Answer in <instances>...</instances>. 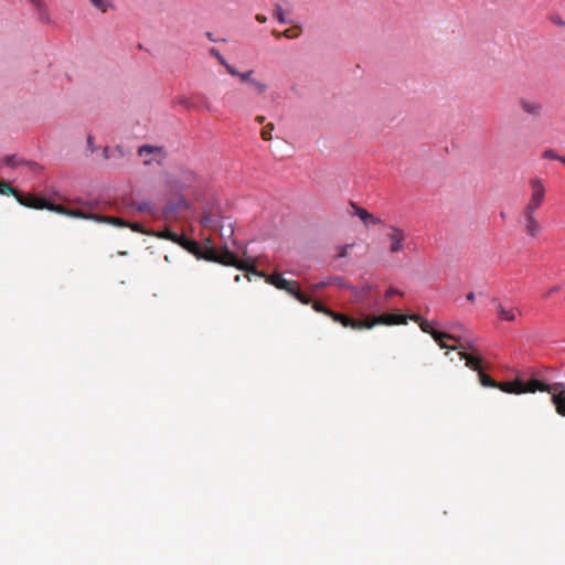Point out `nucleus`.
I'll return each mask as SVG.
<instances>
[{
    "label": "nucleus",
    "instance_id": "nucleus-14",
    "mask_svg": "<svg viewBox=\"0 0 565 565\" xmlns=\"http://www.w3.org/2000/svg\"><path fill=\"white\" fill-rule=\"evenodd\" d=\"M460 360H465L466 366L479 373L481 370V358L478 354H469L467 352H459Z\"/></svg>",
    "mask_w": 565,
    "mask_h": 565
},
{
    "label": "nucleus",
    "instance_id": "nucleus-47",
    "mask_svg": "<svg viewBox=\"0 0 565 565\" xmlns=\"http://www.w3.org/2000/svg\"><path fill=\"white\" fill-rule=\"evenodd\" d=\"M207 38L211 40V41H214V39L212 38V34L209 32L207 33Z\"/></svg>",
    "mask_w": 565,
    "mask_h": 565
},
{
    "label": "nucleus",
    "instance_id": "nucleus-44",
    "mask_svg": "<svg viewBox=\"0 0 565 565\" xmlns=\"http://www.w3.org/2000/svg\"><path fill=\"white\" fill-rule=\"evenodd\" d=\"M256 19H257V21H258V22H260V23H263V22H265V21H266V17H265V15H263V14H257V15H256Z\"/></svg>",
    "mask_w": 565,
    "mask_h": 565
},
{
    "label": "nucleus",
    "instance_id": "nucleus-18",
    "mask_svg": "<svg viewBox=\"0 0 565 565\" xmlns=\"http://www.w3.org/2000/svg\"><path fill=\"white\" fill-rule=\"evenodd\" d=\"M497 312L501 320L503 321H514L515 313L513 308H505L500 302L497 305Z\"/></svg>",
    "mask_w": 565,
    "mask_h": 565
},
{
    "label": "nucleus",
    "instance_id": "nucleus-20",
    "mask_svg": "<svg viewBox=\"0 0 565 565\" xmlns=\"http://www.w3.org/2000/svg\"><path fill=\"white\" fill-rule=\"evenodd\" d=\"M478 376L481 385L484 387L497 388V386H499V383L494 381L491 376L486 374L483 371H479Z\"/></svg>",
    "mask_w": 565,
    "mask_h": 565
},
{
    "label": "nucleus",
    "instance_id": "nucleus-7",
    "mask_svg": "<svg viewBox=\"0 0 565 565\" xmlns=\"http://www.w3.org/2000/svg\"><path fill=\"white\" fill-rule=\"evenodd\" d=\"M521 222L523 224L525 233L530 237H536L542 231V225L536 217V213L534 212H527L522 210Z\"/></svg>",
    "mask_w": 565,
    "mask_h": 565
},
{
    "label": "nucleus",
    "instance_id": "nucleus-27",
    "mask_svg": "<svg viewBox=\"0 0 565 565\" xmlns=\"http://www.w3.org/2000/svg\"><path fill=\"white\" fill-rule=\"evenodd\" d=\"M18 193V190H15L13 186H11L10 183L0 181V194L2 195H14Z\"/></svg>",
    "mask_w": 565,
    "mask_h": 565
},
{
    "label": "nucleus",
    "instance_id": "nucleus-21",
    "mask_svg": "<svg viewBox=\"0 0 565 565\" xmlns=\"http://www.w3.org/2000/svg\"><path fill=\"white\" fill-rule=\"evenodd\" d=\"M66 216L95 221L96 214H88L78 209H67Z\"/></svg>",
    "mask_w": 565,
    "mask_h": 565
},
{
    "label": "nucleus",
    "instance_id": "nucleus-5",
    "mask_svg": "<svg viewBox=\"0 0 565 565\" xmlns=\"http://www.w3.org/2000/svg\"><path fill=\"white\" fill-rule=\"evenodd\" d=\"M179 245H181L183 248H185L186 250H189L190 253L196 255V256H201L203 257L204 259L206 260H210V262H214V263H218V264H222L221 262L216 260V259H210L207 256H210V252H214L215 254L217 255H221L222 253L224 252H230L232 253L228 248H223V249H216V248H213V247H206L204 249L203 253H201V246L198 242L193 241V239H189L184 236H182L181 238V242H179Z\"/></svg>",
    "mask_w": 565,
    "mask_h": 565
},
{
    "label": "nucleus",
    "instance_id": "nucleus-40",
    "mask_svg": "<svg viewBox=\"0 0 565 565\" xmlns=\"http://www.w3.org/2000/svg\"><path fill=\"white\" fill-rule=\"evenodd\" d=\"M394 295H399V291H398V290H396V289H394V288H390V289H387V290H386V292H385V296H386V297H392V296H394Z\"/></svg>",
    "mask_w": 565,
    "mask_h": 565
},
{
    "label": "nucleus",
    "instance_id": "nucleus-23",
    "mask_svg": "<svg viewBox=\"0 0 565 565\" xmlns=\"http://www.w3.org/2000/svg\"><path fill=\"white\" fill-rule=\"evenodd\" d=\"M45 204H46V206H44V209H46V210H50L52 212L63 214V215L67 214V209L61 204H54L47 200H45Z\"/></svg>",
    "mask_w": 565,
    "mask_h": 565
},
{
    "label": "nucleus",
    "instance_id": "nucleus-11",
    "mask_svg": "<svg viewBox=\"0 0 565 565\" xmlns=\"http://www.w3.org/2000/svg\"><path fill=\"white\" fill-rule=\"evenodd\" d=\"M138 154L140 157L146 158L143 163L147 166L151 164L152 160H159V159L163 158L162 148L152 147L149 145H143V146L139 147Z\"/></svg>",
    "mask_w": 565,
    "mask_h": 565
},
{
    "label": "nucleus",
    "instance_id": "nucleus-12",
    "mask_svg": "<svg viewBox=\"0 0 565 565\" xmlns=\"http://www.w3.org/2000/svg\"><path fill=\"white\" fill-rule=\"evenodd\" d=\"M15 199L21 205L26 207L42 210L46 206L45 199L38 198L35 195H23L19 191L15 194Z\"/></svg>",
    "mask_w": 565,
    "mask_h": 565
},
{
    "label": "nucleus",
    "instance_id": "nucleus-45",
    "mask_svg": "<svg viewBox=\"0 0 565 565\" xmlns=\"http://www.w3.org/2000/svg\"><path fill=\"white\" fill-rule=\"evenodd\" d=\"M255 120L258 122V124H263L265 121V117L264 116H257L255 118Z\"/></svg>",
    "mask_w": 565,
    "mask_h": 565
},
{
    "label": "nucleus",
    "instance_id": "nucleus-29",
    "mask_svg": "<svg viewBox=\"0 0 565 565\" xmlns=\"http://www.w3.org/2000/svg\"><path fill=\"white\" fill-rule=\"evenodd\" d=\"M201 223H202L203 226L210 227V228H214L216 226L215 218L212 215H210V214H204L201 217Z\"/></svg>",
    "mask_w": 565,
    "mask_h": 565
},
{
    "label": "nucleus",
    "instance_id": "nucleus-16",
    "mask_svg": "<svg viewBox=\"0 0 565 565\" xmlns=\"http://www.w3.org/2000/svg\"><path fill=\"white\" fill-rule=\"evenodd\" d=\"M559 392L554 393V406L561 416H565V384H558Z\"/></svg>",
    "mask_w": 565,
    "mask_h": 565
},
{
    "label": "nucleus",
    "instance_id": "nucleus-26",
    "mask_svg": "<svg viewBox=\"0 0 565 565\" xmlns=\"http://www.w3.org/2000/svg\"><path fill=\"white\" fill-rule=\"evenodd\" d=\"M158 236L161 237V238L169 239V241H171L173 243H177V244H179V242H181V238H182V236H180L177 233L171 232L169 230H166L164 232L158 234Z\"/></svg>",
    "mask_w": 565,
    "mask_h": 565
},
{
    "label": "nucleus",
    "instance_id": "nucleus-9",
    "mask_svg": "<svg viewBox=\"0 0 565 565\" xmlns=\"http://www.w3.org/2000/svg\"><path fill=\"white\" fill-rule=\"evenodd\" d=\"M519 106L524 114L533 118H540L544 111L542 103L525 97L519 99Z\"/></svg>",
    "mask_w": 565,
    "mask_h": 565
},
{
    "label": "nucleus",
    "instance_id": "nucleus-17",
    "mask_svg": "<svg viewBox=\"0 0 565 565\" xmlns=\"http://www.w3.org/2000/svg\"><path fill=\"white\" fill-rule=\"evenodd\" d=\"M95 222L106 223V224H110V225L118 226V227H126V226H128V222H126L125 220H122L120 217H115V216H99V215H96Z\"/></svg>",
    "mask_w": 565,
    "mask_h": 565
},
{
    "label": "nucleus",
    "instance_id": "nucleus-32",
    "mask_svg": "<svg viewBox=\"0 0 565 565\" xmlns=\"http://www.w3.org/2000/svg\"><path fill=\"white\" fill-rule=\"evenodd\" d=\"M352 247H353V245L339 246L337 248V257H339V258L347 257L348 253H349V249L352 248Z\"/></svg>",
    "mask_w": 565,
    "mask_h": 565
},
{
    "label": "nucleus",
    "instance_id": "nucleus-3",
    "mask_svg": "<svg viewBox=\"0 0 565 565\" xmlns=\"http://www.w3.org/2000/svg\"><path fill=\"white\" fill-rule=\"evenodd\" d=\"M409 319L417 322L423 332L428 333L438 343L441 349L449 348L445 340L459 341L460 338L457 334L437 331L434 329L433 323L423 319L418 315L409 316Z\"/></svg>",
    "mask_w": 565,
    "mask_h": 565
},
{
    "label": "nucleus",
    "instance_id": "nucleus-4",
    "mask_svg": "<svg viewBox=\"0 0 565 565\" xmlns=\"http://www.w3.org/2000/svg\"><path fill=\"white\" fill-rule=\"evenodd\" d=\"M226 71L232 76H235L243 83L248 84L258 95L264 94L267 89V85L265 83L253 77L254 71L252 70L247 72H239L234 66L226 65Z\"/></svg>",
    "mask_w": 565,
    "mask_h": 565
},
{
    "label": "nucleus",
    "instance_id": "nucleus-1",
    "mask_svg": "<svg viewBox=\"0 0 565 565\" xmlns=\"http://www.w3.org/2000/svg\"><path fill=\"white\" fill-rule=\"evenodd\" d=\"M210 259H216L222 263L224 266H236L241 269H246L247 271H253L257 275H262L266 277V282L269 285H273L279 290H284L294 298H296L299 302L302 305H311L312 309L319 313H323L328 317H330L333 321L340 323L344 328H351L353 326V318L335 312L328 307H326L320 301L312 300L309 296L305 295L300 290V286L298 281L295 280H287L285 279L281 274L274 273V274H265L264 271L258 270L254 264H249L245 260H239L234 253L224 252L221 255L215 254L214 252H210V256H207Z\"/></svg>",
    "mask_w": 565,
    "mask_h": 565
},
{
    "label": "nucleus",
    "instance_id": "nucleus-33",
    "mask_svg": "<svg viewBox=\"0 0 565 565\" xmlns=\"http://www.w3.org/2000/svg\"><path fill=\"white\" fill-rule=\"evenodd\" d=\"M558 154L553 149H546L542 152V158L548 160H558Z\"/></svg>",
    "mask_w": 565,
    "mask_h": 565
},
{
    "label": "nucleus",
    "instance_id": "nucleus-13",
    "mask_svg": "<svg viewBox=\"0 0 565 565\" xmlns=\"http://www.w3.org/2000/svg\"><path fill=\"white\" fill-rule=\"evenodd\" d=\"M458 337L460 338V340L459 341H455L457 344L452 345V347L449 345L448 349L454 350V351H458V353L459 352H467L469 354H478L479 353V350L476 347V344L473 343V341L465 340L460 335H458Z\"/></svg>",
    "mask_w": 565,
    "mask_h": 565
},
{
    "label": "nucleus",
    "instance_id": "nucleus-15",
    "mask_svg": "<svg viewBox=\"0 0 565 565\" xmlns=\"http://www.w3.org/2000/svg\"><path fill=\"white\" fill-rule=\"evenodd\" d=\"M522 386L523 382L520 380H515L512 382L499 383V386H497V388L510 394H523L524 390Z\"/></svg>",
    "mask_w": 565,
    "mask_h": 565
},
{
    "label": "nucleus",
    "instance_id": "nucleus-2",
    "mask_svg": "<svg viewBox=\"0 0 565 565\" xmlns=\"http://www.w3.org/2000/svg\"><path fill=\"white\" fill-rule=\"evenodd\" d=\"M409 316L403 313H383L374 317H366L363 320L353 318V330L372 329L376 324H406Z\"/></svg>",
    "mask_w": 565,
    "mask_h": 565
},
{
    "label": "nucleus",
    "instance_id": "nucleus-43",
    "mask_svg": "<svg viewBox=\"0 0 565 565\" xmlns=\"http://www.w3.org/2000/svg\"><path fill=\"white\" fill-rule=\"evenodd\" d=\"M467 300L469 301H475V292H468L467 296H466Z\"/></svg>",
    "mask_w": 565,
    "mask_h": 565
},
{
    "label": "nucleus",
    "instance_id": "nucleus-8",
    "mask_svg": "<svg viewBox=\"0 0 565 565\" xmlns=\"http://www.w3.org/2000/svg\"><path fill=\"white\" fill-rule=\"evenodd\" d=\"M559 383H554V384H545L539 380H531L529 381L527 383H524L523 382V390H524V393H534L536 391H541V392H547L551 394L552 396V402L554 403V393L556 392H559L561 391V387H558Z\"/></svg>",
    "mask_w": 565,
    "mask_h": 565
},
{
    "label": "nucleus",
    "instance_id": "nucleus-46",
    "mask_svg": "<svg viewBox=\"0 0 565 565\" xmlns=\"http://www.w3.org/2000/svg\"><path fill=\"white\" fill-rule=\"evenodd\" d=\"M558 161H561L562 163H564V164H565V157L559 156V157H558Z\"/></svg>",
    "mask_w": 565,
    "mask_h": 565
},
{
    "label": "nucleus",
    "instance_id": "nucleus-38",
    "mask_svg": "<svg viewBox=\"0 0 565 565\" xmlns=\"http://www.w3.org/2000/svg\"><path fill=\"white\" fill-rule=\"evenodd\" d=\"M330 284V281H321L319 284H315L311 286L312 290H319L321 288H324L326 286H328Z\"/></svg>",
    "mask_w": 565,
    "mask_h": 565
},
{
    "label": "nucleus",
    "instance_id": "nucleus-37",
    "mask_svg": "<svg viewBox=\"0 0 565 565\" xmlns=\"http://www.w3.org/2000/svg\"><path fill=\"white\" fill-rule=\"evenodd\" d=\"M127 227H130L134 232L137 233H145L142 225L139 223H128Z\"/></svg>",
    "mask_w": 565,
    "mask_h": 565
},
{
    "label": "nucleus",
    "instance_id": "nucleus-39",
    "mask_svg": "<svg viewBox=\"0 0 565 565\" xmlns=\"http://www.w3.org/2000/svg\"><path fill=\"white\" fill-rule=\"evenodd\" d=\"M380 223H382V221L379 217L371 214V217H369L366 224H380Z\"/></svg>",
    "mask_w": 565,
    "mask_h": 565
},
{
    "label": "nucleus",
    "instance_id": "nucleus-24",
    "mask_svg": "<svg viewBox=\"0 0 565 565\" xmlns=\"http://www.w3.org/2000/svg\"><path fill=\"white\" fill-rule=\"evenodd\" d=\"M351 206L354 209L355 215H358L364 223H367L369 217H371V213L365 209L358 206L354 202H351Z\"/></svg>",
    "mask_w": 565,
    "mask_h": 565
},
{
    "label": "nucleus",
    "instance_id": "nucleus-25",
    "mask_svg": "<svg viewBox=\"0 0 565 565\" xmlns=\"http://www.w3.org/2000/svg\"><path fill=\"white\" fill-rule=\"evenodd\" d=\"M544 202H540L537 200H531L529 199L527 203L523 206L522 210L524 211H527V212H534L536 213L541 206L543 205Z\"/></svg>",
    "mask_w": 565,
    "mask_h": 565
},
{
    "label": "nucleus",
    "instance_id": "nucleus-35",
    "mask_svg": "<svg viewBox=\"0 0 565 565\" xmlns=\"http://www.w3.org/2000/svg\"><path fill=\"white\" fill-rule=\"evenodd\" d=\"M221 230H222V233H221L222 237H228L230 238L234 234V230H233L231 223H228L226 228H225V225L223 224L221 226Z\"/></svg>",
    "mask_w": 565,
    "mask_h": 565
},
{
    "label": "nucleus",
    "instance_id": "nucleus-34",
    "mask_svg": "<svg viewBox=\"0 0 565 565\" xmlns=\"http://www.w3.org/2000/svg\"><path fill=\"white\" fill-rule=\"evenodd\" d=\"M210 54H211V55H213V56H215V57L218 60V62H220V63H221L225 68H226V65H230V64L225 61V58L220 54V52H218L216 49H214V47L210 49Z\"/></svg>",
    "mask_w": 565,
    "mask_h": 565
},
{
    "label": "nucleus",
    "instance_id": "nucleus-30",
    "mask_svg": "<svg viewBox=\"0 0 565 565\" xmlns=\"http://www.w3.org/2000/svg\"><path fill=\"white\" fill-rule=\"evenodd\" d=\"M93 4L102 13L107 12L109 9H114L113 2H93Z\"/></svg>",
    "mask_w": 565,
    "mask_h": 565
},
{
    "label": "nucleus",
    "instance_id": "nucleus-42",
    "mask_svg": "<svg viewBox=\"0 0 565 565\" xmlns=\"http://www.w3.org/2000/svg\"><path fill=\"white\" fill-rule=\"evenodd\" d=\"M234 267L236 268V266H234ZM237 269H238V267H237ZM239 270H242V269L239 268ZM243 270L247 273V280H250V277H248V275H249V274H253V275H255V276H259V277H264V278L266 279V277H265V276L257 275V274H255V273H253V271H247L246 269H243Z\"/></svg>",
    "mask_w": 565,
    "mask_h": 565
},
{
    "label": "nucleus",
    "instance_id": "nucleus-10",
    "mask_svg": "<svg viewBox=\"0 0 565 565\" xmlns=\"http://www.w3.org/2000/svg\"><path fill=\"white\" fill-rule=\"evenodd\" d=\"M529 186L531 190L530 199L537 200L540 202L545 201L546 188L543 180L539 177H532L529 179Z\"/></svg>",
    "mask_w": 565,
    "mask_h": 565
},
{
    "label": "nucleus",
    "instance_id": "nucleus-41",
    "mask_svg": "<svg viewBox=\"0 0 565 565\" xmlns=\"http://www.w3.org/2000/svg\"><path fill=\"white\" fill-rule=\"evenodd\" d=\"M556 291H558V287H553L552 289H550L546 295L544 296L545 298L550 297L552 294H555Z\"/></svg>",
    "mask_w": 565,
    "mask_h": 565
},
{
    "label": "nucleus",
    "instance_id": "nucleus-6",
    "mask_svg": "<svg viewBox=\"0 0 565 565\" xmlns=\"http://www.w3.org/2000/svg\"><path fill=\"white\" fill-rule=\"evenodd\" d=\"M387 230H388V232L386 233V238L390 242L388 252L391 254L402 253L405 248V246H404V243L406 239L405 231L395 225H388Z\"/></svg>",
    "mask_w": 565,
    "mask_h": 565
},
{
    "label": "nucleus",
    "instance_id": "nucleus-19",
    "mask_svg": "<svg viewBox=\"0 0 565 565\" xmlns=\"http://www.w3.org/2000/svg\"><path fill=\"white\" fill-rule=\"evenodd\" d=\"M3 161L9 167H17L20 163H25V164L30 166L32 169H38L39 168L38 163H35V162H25L23 160L18 159L15 156H7Z\"/></svg>",
    "mask_w": 565,
    "mask_h": 565
},
{
    "label": "nucleus",
    "instance_id": "nucleus-31",
    "mask_svg": "<svg viewBox=\"0 0 565 565\" xmlns=\"http://www.w3.org/2000/svg\"><path fill=\"white\" fill-rule=\"evenodd\" d=\"M275 17L277 18V20L280 22V23H289L291 22L290 20H288L286 17H285V12L282 11V9L277 6L276 7V10H275Z\"/></svg>",
    "mask_w": 565,
    "mask_h": 565
},
{
    "label": "nucleus",
    "instance_id": "nucleus-22",
    "mask_svg": "<svg viewBox=\"0 0 565 565\" xmlns=\"http://www.w3.org/2000/svg\"><path fill=\"white\" fill-rule=\"evenodd\" d=\"M273 34L276 38L285 36L287 39H296L299 36L300 31L298 28H290V29L285 30L282 33L274 31Z\"/></svg>",
    "mask_w": 565,
    "mask_h": 565
},
{
    "label": "nucleus",
    "instance_id": "nucleus-36",
    "mask_svg": "<svg viewBox=\"0 0 565 565\" xmlns=\"http://www.w3.org/2000/svg\"><path fill=\"white\" fill-rule=\"evenodd\" d=\"M550 20L556 24V25H559V26H564L565 25V22L562 20V18L558 15V14H552L550 17Z\"/></svg>",
    "mask_w": 565,
    "mask_h": 565
},
{
    "label": "nucleus",
    "instance_id": "nucleus-28",
    "mask_svg": "<svg viewBox=\"0 0 565 565\" xmlns=\"http://www.w3.org/2000/svg\"><path fill=\"white\" fill-rule=\"evenodd\" d=\"M275 126L273 122H268L260 131V136L263 140L268 141L271 139V132L274 130Z\"/></svg>",
    "mask_w": 565,
    "mask_h": 565
}]
</instances>
